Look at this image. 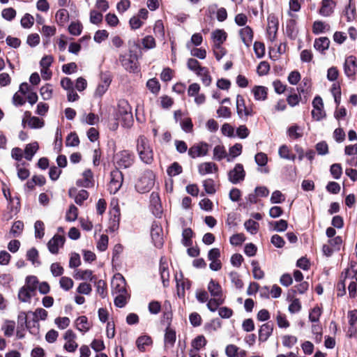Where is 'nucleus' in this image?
Here are the masks:
<instances>
[{
	"mask_svg": "<svg viewBox=\"0 0 357 357\" xmlns=\"http://www.w3.org/2000/svg\"><path fill=\"white\" fill-rule=\"evenodd\" d=\"M206 344V340L203 335H198L196 337L192 342L191 349H195L199 352V351L204 347Z\"/></svg>",
	"mask_w": 357,
	"mask_h": 357,
	"instance_id": "nucleus-45",
	"label": "nucleus"
},
{
	"mask_svg": "<svg viewBox=\"0 0 357 357\" xmlns=\"http://www.w3.org/2000/svg\"><path fill=\"white\" fill-rule=\"evenodd\" d=\"M15 323L14 321L6 320L1 327V330L6 337H11L15 331Z\"/></svg>",
	"mask_w": 357,
	"mask_h": 357,
	"instance_id": "nucleus-39",
	"label": "nucleus"
},
{
	"mask_svg": "<svg viewBox=\"0 0 357 357\" xmlns=\"http://www.w3.org/2000/svg\"><path fill=\"white\" fill-rule=\"evenodd\" d=\"M295 89L294 88H291L289 91L291 94H289L287 98L288 104L291 107L297 105L301 100V96L296 93H293Z\"/></svg>",
	"mask_w": 357,
	"mask_h": 357,
	"instance_id": "nucleus-53",
	"label": "nucleus"
},
{
	"mask_svg": "<svg viewBox=\"0 0 357 357\" xmlns=\"http://www.w3.org/2000/svg\"><path fill=\"white\" fill-rule=\"evenodd\" d=\"M119 60L126 70L135 73L137 70V62L131 58H128L126 56H120Z\"/></svg>",
	"mask_w": 357,
	"mask_h": 357,
	"instance_id": "nucleus-22",
	"label": "nucleus"
},
{
	"mask_svg": "<svg viewBox=\"0 0 357 357\" xmlns=\"http://www.w3.org/2000/svg\"><path fill=\"white\" fill-rule=\"evenodd\" d=\"M278 26L279 22L278 17L274 15H270L268 17L266 33L268 40L271 42H273L276 39Z\"/></svg>",
	"mask_w": 357,
	"mask_h": 357,
	"instance_id": "nucleus-10",
	"label": "nucleus"
},
{
	"mask_svg": "<svg viewBox=\"0 0 357 357\" xmlns=\"http://www.w3.org/2000/svg\"><path fill=\"white\" fill-rule=\"evenodd\" d=\"M251 264H252V266L253 268H252V273H253L254 278L256 279V280H261V279H262L264 278V273L260 268L258 262L256 261H252Z\"/></svg>",
	"mask_w": 357,
	"mask_h": 357,
	"instance_id": "nucleus-57",
	"label": "nucleus"
},
{
	"mask_svg": "<svg viewBox=\"0 0 357 357\" xmlns=\"http://www.w3.org/2000/svg\"><path fill=\"white\" fill-rule=\"evenodd\" d=\"M146 86L153 94H158L160 89L159 82L155 79H150L146 82Z\"/></svg>",
	"mask_w": 357,
	"mask_h": 357,
	"instance_id": "nucleus-52",
	"label": "nucleus"
},
{
	"mask_svg": "<svg viewBox=\"0 0 357 357\" xmlns=\"http://www.w3.org/2000/svg\"><path fill=\"white\" fill-rule=\"evenodd\" d=\"M227 157V151L222 145H217L213 149V159L218 161Z\"/></svg>",
	"mask_w": 357,
	"mask_h": 357,
	"instance_id": "nucleus-42",
	"label": "nucleus"
},
{
	"mask_svg": "<svg viewBox=\"0 0 357 357\" xmlns=\"http://www.w3.org/2000/svg\"><path fill=\"white\" fill-rule=\"evenodd\" d=\"M187 66L189 70L195 72L197 75L201 71H206V68L201 66L199 62L195 59H189L187 62Z\"/></svg>",
	"mask_w": 357,
	"mask_h": 357,
	"instance_id": "nucleus-33",
	"label": "nucleus"
},
{
	"mask_svg": "<svg viewBox=\"0 0 357 357\" xmlns=\"http://www.w3.org/2000/svg\"><path fill=\"white\" fill-rule=\"evenodd\" d=\"M312 118L317 121H320L325 116L322 98L319 96H316L312 101Z\"/></svg>",
	"mask_w": 357,
	"mask_h": 357,
	"instance_id": "nucleus-13",
	"label": "nucleus"
},
{
	"mask_svg": "<svg viewBox=\"0 0 357 357\" xmlns=\"http://www.w3.org/2000/svg\"><path fill=\"white\" fill-rule=\"evenodd\" d=\"M208 290L211 295L213 297L221 298L222 296V287L215 280H211L208 284Z\"/></svg>",
	"mask_w": 357,
	"mask_h": 357,
	"instance_id": "nucleus-29",
	"label": "nucleus"
},
{
	"mask_svg": "<svg viewBox=\"0 0 357 357\" xmlns=\"http://www.w3.org/2000/svg\"><path fill=\"white\" fill-rule=\"evenodd\" d=\"M79 144V139L75 132L70 133L66 140V145L67 146H77Z\"/></svg>",
	"mask_w": 357,
	"mask_h": 357,
	"instance_id": "nucleus-59",
	"label": "nucleus"
},
{
	"mask_svg": "<svg viewBox=\"0 0 357 357\" xmlns=\"http://www.w3.org/2000/svg\"><path fill=\"white\" fill-rule=\"evenodd\" d=\"M155 178V174L152 171H145L135 185L137 192L139 193L149 192L154 185Z\"/></svg>",
	"mask_w": 357,
	"mask_h": 357,
	"instance_id": "nucleus-3",
	"label": "nucleus"
},
{
	"mask_svg": "<svg viewBox=\"0 0 357 357\" xmlns=\"http://www.w3.org/2000/svg\"><path fill=\"white\" fill-rule=\"evenodd\" d=\"M227 33L224 29H215L211 33L213 45H222L227 40Z\"/></svg>",
	"mask_w": 357,
	"mask_h": 357,
	"instance_id": "nucleus-20",
	"label": "nucleus"
},
{
	"mask_svg": "<svg viewBox=\"0 0 357 357\" xmlns=\"http://www.w3.org/2000/svg\"><path fill=\"white\" fill-rule=\"evenodd\" d=\"M330 172L335 179H339L342 174V167L339 163H335L331 166Z\"/></svg>",
	"mask_w": 357,
	"mask_h": 357,
	"instance_id": "nucleus-64",
	"label": "nucleus"
},
{
	"mask_svg": "<svg viewBox=\"0 0 357 357\" xmlns=\"http://www.w3.org/2000/svg\"><path fill=\"white\" fill-rule=\"evenodd\" d=\"M38 284V280L37 277L34 275H29L26 278L24 287L35 292L37 289Z\"/></svg>",
	"mask_w": 357,
	"mask_h": 357,
	"instance_id": "nucleus-51",
	"label": "nucleus"
},
{
	"mask_svg": "<svg viewBox=\"0 0 357 357\" xmlns=\"http://www.w3.org/2000/svg\"><path fill=\"white\" fill-rule=\"evenodd\" d=\"M35 237L42 238L45 235V225L41 220H37L34 224Z\"/></svg>",
	"mask_w": 357,
	"mask_h": 357,
	"instance_id": "nucleus-54",
	"label": "nucleus"
},
{
	"mask_svg": "<svg viewBox=\"0 0 357 357\" xmlns=\"http://www.w3.org/2000/svg\"><path fill=\"white\" fill-rule=\"evenodd\" d=\"M69 20V13L66 9H59L56 13V20L59 25L63 26Z\"/></svg>",
	"mask_w": 357,
	"mask_h": 357,
	"instance_id": "nucleus-36",
	"label": "nucleus"
},
{
	"mask_svg": "<svg viewBox=\"0 0 357 357\" xmlns=\"http://www.w3.org/2000/svg\"><path fill=\"white\" fill-rule=\"evenodd\" d=\"M330 40L327 37L316 38L314 43V47L321 53H324L329 48Z\"/></svg>",
	"mask_w": 357,
	"mask_h": 357,
	"instance_id": "nucleus-23",
	"label": "nucleus"
},
{
	"mask_svg": "<svg viewBox=\"0 0 357 357\" xmlns=\"http://www.w3.org/2000/svg\"><path fill=\"white\" fill-rule=\"evenodd\" d=\"M61 288L65 291H68L73 287V281L70 278L63 276L59 280Z\"/></svg>",
	"mask_w": 357,
	"mask_h": 357,
	"instance_id": "nucleus-61",
	"label": "nucleus"
},
{
	"mask_svg": "<svg viewBox=\"0 0 357 357\" xmlns=\"http://www.w3.org/2000/svg\"><path fill=\"white\" fill-rule=\"evenodd\" d=\"M245 175L243 165L241 163H236L234 168L227 172V178L230 183L236 185L242 183L245 180Z\"/></svg>",
	"mask_w": 357,
	"mask_h": 357,
	"instance_id": "nucleus-5",
	"label": "nucleus"
},
{
	"mask_svg": "<svg viewBox=\"0 0 357 357\" xmlns=\"http://www.w3.org/2000/svg\"><path fill=\"white\" fill-rule=\"evenodd\" d=\"M123 174L119 169H115L111 172V180L109 182L110 192L115 194L121 187L123 183Z\"/></svg>",
	"mask_w": 357,
	"mask_h": 357,
	"instance_id": "nucleus-12",
	"label": "nucleus"
},
{
	"mask_svg": "<svg viewBox=\"0 0 357 357\" xmlns=\"http://www.w3.org/2000/svg\"><path fill=\"white\" fill-rule=\"evenodd\" d=\"M209 146L208 144L204 142L195 144L188 149V155L192 158L205 156L208 152Z\"/></svg>",
	"mask_w": 357,
	"mask_h": 357,
	"instance_id": "nucleus-8",
	"label": "nucleus"
},
{
	"mask_svg": "<svg viewBox=\"0 0 357 357\" xmlns=\"http://www.w3.org/2000/svg\"><path fill=\"white\" fill-rule=\"evenodd\" d=\"M160 274L163 286L167 287L169 285V273L167 265H165V264L160 263Z\"/></svg>",
	"mask_w": 357,
	"mask_h": 357,
	"instance_id": "nucleus-41",
	"label": "nucleus"
},
{
	"mask_svg": "<svg viewBox=\"0 0 357 357\" xmlns=\"http://www.w3.org/2000/svg\"><path fill=\"white\" fill-rule=\"evenodd\" d=\"M236 112L239 118L243 120H247L248 116L252 115V109L246 107L244 98L241 95L236 96Z\"/></svg>",
	"mask_w": 357,
	"mask_h": 357,
	"instance_id": "nucleus-14",
	"label": "nucleus"
},
{
	"mask_svg": "<svg viewBox=\"0 0 357 357\" xmlns=\"http://www.w3.org/2000/svg\"><path fill=\"white\" fill-rule=\"evenodd\" d=\"M95 285L96 287L97 292L100 295L102 298H105L106 296V283L102 280H95Z\"/></svg>",
	"mask_w": 357,
	"mask_h": 357,
	"instance_id": "nucleus-58",
	"label": "nucleus"
},
{
	"mask_svg": "<svg viewBox=\"0 0 357 357\" xmlns=\"http://www.w3.org/2000/svg\"><path fill=\"white\" fill-rule=\"evenodd\" d=\"M111 286L113 295H115V294H126L127 292L126 280L120 273H117L114 276Z\"/></svg>",
	"mask_w": 357,
	"mask_h": 357,
	"instance_id": "nucleus-7",
	"label": "nucleus"
},
{
	"mask_svg": "<svg viewBox=\"0 0 357 357\" xmlns=\"http://www.w3.org/2000/svg\"><path fill=\"white\" fill-rule=\"evenodd\" d=\"M176 332L174 329L167 328L165 334V348L173 347L176 342Z\"/></svg>",
	"mask_w": 357,
	"mask_h": 357,
	"instance_id": "nucleus-26",
	"label": "nucleus"
},
{
	"mask_svg": "<svg viewBox=\"0 0 357 357\" xmlns=\"http://www.w3.org/2000/svg\"><path fill=\"white\" fill-rule=\"evenodd\" d=\"M239 34L243 43L246 47H249L253 40L252 29L250 26H246L240 29Z\"/></svg>",
	"mask_w": 357,
	"mask_h": 357,
	"instance_id": "nucleus-17",
	"label": "nucleus"
},
{
	"mask_svg": "<svg viewBox=\"0 0 357 357\" xmlns=\"http://www.w3.org/2000/svg\"><path fill=\"white\" fill-rule=\"evenodd\" d=\"M66 238L62 235H54L47 243L49 251L52 254H57L59 248L64 245Z\"/></svg>",
	"mask_w": 357,
	"mask_h": 357,
	"instance_id": "nucleus-15",
	"label": "nucleus"
},
{
	"mask_svg": "<svg viewBox=\"0 0 357 357\" xmlns=\"http://www.w3.org/2000/svg\"><path fill=\"white\" fill-rule=\"evenodd\" d=\"M76 275L81 280H89L91 282L97 278L96 276L93 275V272L91 270H79L76 273Z\"/></svg>",
	"mask_w": 357,
	"mask_h": 357,
	"instance_id": "nucleus-50",
	"label": "nucleus"
},
{
	"mask_svg": "<svg viewBox=\"0 0 357 357\" xmlns=\"http://www.w3.org/2000/svg\"><path fill=\"white\" fill-rule=\"evenodd\" d=\"M221 327L220 321L217 319H213L210 322L204 324V329L206 332L211 333Z\"/></svg>",
	"mask_w": 357,
	"mask_h": 357,
	"instance_id": "nucleus-44",
	"label": "nucleus"
},
{
	"mask_svg": "<svg viewBox=\"0 0 357 357\" xmlns=\"http://www.w3.org/2000/svg\"><path fill=\"white\" fill-rule=\"evenodd\" d=\"M344 280L351 279L349 284L348 290L349 296L354 298L357 293V271L352 269H347L344 272Z\"/></svg>",
	"mask_w": 357,
	"mask_h": 357,
	"instance_id": "nucleus-9",
	"label": "nucleus"
},
{
	"mask_svg": "<svg viewBox=\"0 0 357 357\" xmlns=\"http://www.w3.org/2000/svg\"><path fill=\"white\" fill-rule=\"evenodd\" d=\"M83 178L77 181V185L79 187L90 188L93 185V173L91 169H86L83 174Z\"/></svg>",
	"mask_w": 357,
	"mask_h": 357,
	"instance_id": "nucleus-19",
	"label": "nucleus"
},
{
	"mask_svg": "<svg viewBox=\"0 0 357 357\" xmlns=\"http://www.w3.org/2000/svg\"><path fill=\"white\" fill-rule=\"evenodd\" d=\"M77 329L82 332H86L90 328V324L86 316L79 317L75 321Z\"/></svg>",
	"mask_w": 357,
	"mask_h": 357,
	"instance_id": "nucleus-35",
	"label": "nucleus"
},
{
	"mask_svg": "<svg viewBox=\"0 0 357 357\" xmlns=\"http://www.w3.org/2000/svg\"><path fill=\"white\" fill-rule=\"evenodd\" d=\"M267 88L263 86H255L252 89L255 99L259 101L265 100L267 98Z\"/></svg>",
	"mask_w": 357,
	"mask_h": 357,
	"instance_id": "nucleus-25",
	"label": "nucleus"
},
{
	"mask_svg": "<svg viewBox=\"0 0 357 357\" xmlns=\"http://www.w3.org/2000/svg\"><path fill=\"white\" fill-rule=\"evenodd\" d=\"M224 303L222 298L214 297L208 301L207 307L211 312H215L218 307Z\"/></svg>",
	"mask_w": 357,
	"mask_h": 357,
	"instance_id": "nucleus-48",
	"label": "nucleus"
},
{
	"mask_svg": "<svg viewBox=\"0 0 357 357\" xmlns=\"http://www.w3.org/2000/svg\"><path fill=\"white\" fill-rule=\"evenodd\" d=\"M152 339L149 335L139 337L136 341V345L140 351H145V347L152 344Z\"/></svg>",
	"mask_w": 357,
	"mask_h": 357,
	"instance_id": "nucleus-34",
	"label": "nucleus"
},
{
	"mask_svg": "<svg viewBox=\"0 0 357 357\" xmlns=\"http://www.w3.org/2000/svg\"><path fill=\"white\" fill-rule=\"evenodd\" d=\"M244 227L249 233L251 234H255L259 230V224L257 222L250 219L245 222Z\"/></svg>",
	"mask_w": 357,
	"mask_h": 357,
	"instance_id": "nucleus-46",
	"label": "nucleus"
},
{
	"mask_svg": "<svg viewBox=\"0 0 357 357\" xmlns=\"http://www.w3.org/2000/svg\"><path fill=\"white\" fill-rule=\"evenodd\" d=\"M116 116L122 121L123 126L129 128L132 126L133 117L131 107L127 101L121 100L119 102Z\"/></svg>",
	"mask_w": 357,
	"mask_h": 357,
	"instance_id": "nucleus-4",
	"label": "nucleus"
},
{
	"mask_svg": "<svg viewBox=\"0 0 357 357\" xmlns=\"http://www.w3.org/2000/svg\"><path fill=\"white\" fill-rule=\"evenodd\" d=\"M167 172L169 176H175L182 172V167L176 162H173L167 169Z\"/></svg>",
	"mask_w": 357,
	"mask_h": 357,
	"instance_id": "nucleus-56",
	"label": "nucleus"
},
{
	"mask_svg": "<svg viewBox=\"0 0 357 357\" xmlns=\"http://www.w3.org/2000/svg\"><path fill=\"white\" fill-rule=\"evenodd\" d=\"M26 259L35 266L40 265V261L38 260V252L35 248H32L26 252Z\"/></svg>",
	"mask_w": 357,
	"mask_h": 357,
	"instance_id": "nucleus-37",
	"label": "nucleus"
},
{
	"mask_svg": "<svg viewBox=\"0 0 357 357\" xmlns=\"http://www.w3.org/2000/svg\"><path fill=\"white\" fill-rule=\"evenodd\" d=\"M38 148L39 146L37 142H33L27 144L24 149V158L27 160H31Z\"/></svg>",
	"mask_w": 357,
	"mask_h": 357,
	"instance_id": "nucleus-31",
	"label": "nucleus"
},
{
	"mask_svg": "<svg viewBox=\"0 0 357 357\" xmlns=\"http://www.w3.org/2000/svg\"><path fill=\"white\" fill-rule=\"evenodd\" d=\"M137 152L140 160L146 165L153 162V151L149 140L144 136L140 135L137 139Z\"/></svg>",
	"mask_w": 357,
	"mask_h": 357,
	"instance_id": "nucleus-1",
	"label": "nucleus"
},
{
	"mask_svg": "<svg viewBox=\"0 0 357 357\" xmlns=\"http://www.w3.org/2000/svg\"><path fill=\"white\" fill-rule=\"evenodd\" d=\"M344 74L349 78L354 77L357 73L356 57L351 55L345 59L344 63Z\"/></svg>",
	"mask_w": 357,
	"mask_h": 357,
	"instance_id": "nucleus-11",
	"label": "nucleus"
},
{
	"mask_svg": "<svg viewBox=\"0 0 357 357\" xmlns=\"http://www.w3.org/2000/svg\"><path fill=\"white\" fill-rule=\"evenodd\" d=\"M335 3L332 0H323L319 10L320 15L328 17L333 13Z\"/></svg>",
	"mask_w": 357,
	"mask_h": 357,
	"instance_id": "nucleus-24",
	"label": "nucleus"
},
{
	"mask_svg": "<svg viewBox=\"0 0 357 357\" xmlns=\"http://www.w3.org/2000/svg\"><path fill=\"white\" fill-rule=\"evenodd\" d=\"M29 128L33 129L41 128L44 126V121L36 116H30L27 120Z\"/></svg>",
	"mask_w": 357,
	"mask_h": 357,
	"instance_id": "nucleus-47",
	"label": "nucleus"
},
{
	"mask_svg": "<svg viewBox=\"0 0 357 357\" xmlns=\"http://www.w3.org/2000/svg\"><path fill=\"white\" fill-rule=\"evenodd\" d=\"M114 164L116 169H128L135 162V156L134 153L129 150H123L117 152L114 155Z\"/></svg>",
	"mask_w": 357,
	"mask_h": 357,
	"instance_id": "nucleus-2",
	"label": "nucleus"
},
{
	"mask_svg": "<svg viewBox=\"0 0 357 357\" xmlns=\"http://www.w3.org/2000/svg\"><path fill=\"white\" fill-rule=\"evenodd\" d=\"M273 331V324L268 321L262 324L259 329L258 340L260 342L268 340Z\"/></svg>",
	"mask_w": 357,
	"mask_h": 357,
	"instance_id": "nucleus-16",
	"label": "nucleus"
},
{
	"mask_svg": "<svg viewBox=\"0 0 357 357\" xmlns=\"http://www.w3.org/2000/svg\"><path fill=\"white\" fill-rule=\"evenodd\" d=\"M114 296V304L116 307H123L126 305L127 301L129 298L128 292L126 294H115Z\"/></svg>",
	"mask_w": 357,
	"mask_h": 357,
	"instance_id": "nucleus-43",
	"label": "nucleus"
},
{
	"mask_svg": "<svg viewBox=\"0 0 357 357\" xmlns=\"http://www.w3.org/2000/svg\"><path fill=\"white\" fill-rule=\"evenodd\" d=\"M193 236V231L190 228H186L183 229L182 233V243L185 247H190L192 245V237Z\"/></svg>",
	"mask_w": 357,
	"mask_h": 357,
	"instance_id": "nucleus-40",
	"label": "nucleus"
},
{
	"mask_svg": "<svg viewBox=\"0 0 357 357\" xmlns=\"http://www.w3.org/2000/svg\"><path fill=\"white\" fill-rule=\"evenodd\" d=\"M287 134L291 139H299L303 137V129L297 125H294L288 128Z\"/></svg>",
	"mask_w": 357,
	"mask_h": 357,
	"instance_id": "nucleus-38",
	"label": "nucleus"
},
{
	"mask_svg": "<svg viewBox=\"0 0 357 357\" xmlns=\"http://www.w3.org/2000/svg\"><path fill=\"white\" fill-rule=\"evenodd\" d=\"M181 278L183 275H181ZM176 287H177V293L179 297H183L185 295V290L189 289L191 286L190 281L186 278L178 279L176 277Z\"/></svg>",
	"mask_w": 357,
	"mask_h": 357,
	"instance_id": "nucleus-21",
	"label": "nucleus"
},
{
	"mask_svg": "<svg viewBox=\"0 0 357 357\" xmlns=\"http://www.w3.org/2000/svg\"><path fill=\"white\" fill-rule=\"evenodd\" d=\"M278 154L280 158L294 161L296 155L291 153L290 149L287 145H282L278 150Z\"/></svg>",
	"mask_w": 357,
	"mask_h": 357,
	"instance_id": "nucleus-32",
	"label": "nucleus"
},
{
	"mask_svg": "<svg viewBox=\"0 0 357 357\" xmlns=\"http://www.w3.org/2000/svg\"><path fill=\"white\" fill-rule=\"evenodd\" d=\"M113 215L112 217L110 219L109 222V229L112 231H114L118 229L119 226V221H120V210L118 206L114 207L113 208Z\"/></svg>",
	"mask_w": 357,
	"mask_h": 357,
	"instance_id": "nucleus-27",
	"label": "nucleus"
},
{
	"mask_svg": "<svg viewBox=\"0 0 357 357\" xmlns=\"http://www.w3.org/2000/svg\"><path fill=\"white\" fill-rule=\"evenodd\" d=\"M78 216V208L73 204L70 205L66 214V220L68 222L75 221Z\"/></svg>",
	"mask_w": 357,
	"mask_h": 357,
	"instance_id": "nucleus-49",
	"label": "nucleus"
},
{
	"mask_svg": "<svg viewBox=\"0 0 357 357\" xmlns=\"http://www.w3.org/2000/svg\"><path fill=\"white\" fill-rule=\"evenodd\" d=\"M213 51L218 61H220L227 54V50L222 47V45H213Z\"/></svg>",
	"mask_w": 357,
	"mask_h": 357,
	"instance_id": "nucleus-63",
	"label": "nucleus"
},
{
	"mask_svg": "<svg viewBox=\"0 0 357 357\" xmlns=\"http://www.w3.org/2000/svg\"><path fill=\"white\" fill-rule=\"evenodd\" d=\"M203 186L205 190V192L207 194L213 195L216 192L215 187V182L211 178L206 179L203 181Z\"/></svg>",
	"mask_w": 357,
	"mask_h": 357,
	"instance_id": "nucleus-55",
	"label": "nucleus"
},
{
	"mask_svg": "<svg viewBox=\"0 0 357 357\" xmlns=\"http://www.w3.org/2000/svg\"><path fill=\"white\" fill-rule=\"evenodd\" d=\"M23 228L24 223L20 220H17L13 223L10 232L13 235V236H18L22 231Z\"/></svg>",
	"mask_w": 357,
	"mask_h": 357,
	"instance_id": "nucleus-62",
	"label": "nucleus"
},
{
	"mask_svg": "<svg viewBox=\"0 0 357 357\" xmlns=\"http://www.w3.org/2000/svg\"><path fill=\"white\" fill-rule=\"evenodd\" d=\"M151 236L155 247L161 248L164 243L163 230L161 225L158 221H154L152 223Z\"/></svg>",
	"mask_w": 357,
	"mask_h": 357,
	"instance_id": "nucleus-6",
	"label": "nucleus"
},
{
	"mask_svg": "<svg viewBox=\"0 0 357 357\" xmlns=\"http://www.w3.org/2000/svg\"><path fill=\"white\" fill-rule=\"evenodd\" d=\"M218 166L212 162H202L198 166L199 174L202 176L218 172Z\"/></svg>",
	"mask_w": 357,
	"mask_h": 357,
	"instance_id": "nucleus-18",
	"label": "nucleus"
},
{
	"mask_svg": "<svg viewBox=\"0 0 357 357\" xmlns=\"http://www.w3.org/2000/svg\"><path fill=\"white\" fill-rule=\"evenodd\" d=\"M330 29V25L322 21H315L312 25V32L317 35L328 31Z\"/></svg>",
	"mask_w": 357,
	"mask_h": 357,
	"instance_id": "nucleus-30",
	"label": "nucleus"
},
{
	"mask_svg": "<svg viewBox=\"0 0 357 357\" xmlns=\"http://www.w3.org/2000/svg\"><path fill=\"white\" fill-rule=\"evenodd\" d=\"M26 329L30 333L37 335L39 333V324L38 320L34 318H33L32 320H29L26 326Z\"/></svg>",
	"mask_w": 357,
	"mask_h": 357,
	"instance_id": "nucleus-60",
	"label": "nucleus"
},
{
	"mask_svg": "<svg viewBox=\"0 0 357 357\" xmlns=\"http://www.w3.org/2000/svg\"><path fill=\"white\" fill-rule=\"evenodd\" d=\"M34 292L27 287L23 286L18 292V298L21 302L30 303Z\"/></svg>",
	"mask_w": 357,
	"mask_h": 357,
	"instance_id": "nucleus-28",
	"label": "nucleus"
}]
</instances>
